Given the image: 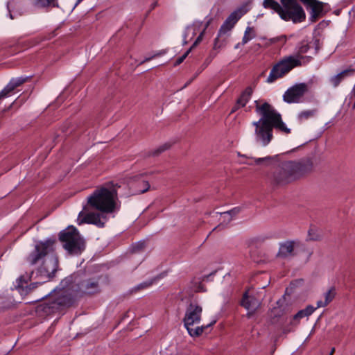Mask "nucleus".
<instances>
[{
  "mask_svg": "<svg viewBox=\"0 0 355 355\" xmlns=\"http://www.w3.org/2000/svg\"><path fill=\"white\" fill-rule=\"evenodd\" d=\"M253 93V89L251 87H247L241 93L239 98L237 99V104L241 105V107H245L250 97Z\"/></svg>",
  "mask_w": 355,
  "mask_h": 355,
  "instance_id": "nucleus-21",
  "label": "nucleus"
},
{
  "mask_svg": "<svg viewBox=\"0 0 355 355\" xmlns=\"http://www.w3.org/2000/svg\"><path fill=\"white\" fill-rule=\"evenodd\" d=\"M128 313H129V311H126V312L123 314V317H122L121 320H124V319H125V318L128 317Z\"/></svg>",
  "mask_w": 355,
  "mask_h": 355,
  "instance_id": "nucleus-46",
  "label": "nucleus"
},
{
  "mask_svg": "<svg viewBox=\"0 0 355 355\" xmlns=\"http://www.w3.org/2000/svg\"><path fill=\"white\" fill-rule=\"evenodd\" d=\"M172 144L169 142H166L159 147H157L156 149L153 150L148 153V156H153L156 157L159 155L163 152L168 150L171 147Z\"/></svg>",
  "mask_w": 355,
  "mask_h": 355,
  "instance_id": "nucleus-23",
  "label": "nucleus"
},
{
  "mask_svg": "<svg viewBox=\"0 0 355 355\" xmlns=\"http://www.w3.org/2000/svg\"><path fill=\"white\" fill-rule=\"evenodd\" d=\"M328 304L325 302V301L319 300L317 302V306L315 307L316 309L320 307H324L327 306Z\"/></svg>",
  "mask_w": 355,
  "mask_h": 355,
  "instance_id": "nucleus-39",
  "label": "nucleus"
},
{
  "mask_svg": "<svg viewBox=\"0 0 355 355\" xmlns=\"http://www.w3.org/2000/svg\"><path fill=\"white\" fill-rule=\"evenodd\" d=\"M210 58L208 57L206 60H205V62L207 63V64H208L209 63H210L211 61H209Z\"/></svg>",
  "mask_w": 355,
  "mask_h": 355,
  "instance_id": "nucleus-48",
  "label": "nucleus"
},
{
  "mask_svg": "<svg viewBox=\"0 0 355 355\" xmlns=\"http://www.w3.org/2000/svg\"><path fill=\"white\" fill-rule=\"evenodd\" d=\"M248 312L247 313L246 316L248 318H250L254 315V313L256 312V311H252V310H248Z\"/></svg>",
  "mask_w": 355,
  "mask_h": 355,
  "instance_id": "nucleus-41",
  "label": "nucleus"
},
{
  "mask_svg": "<svg viewBox=\"0 0 355 355\" xmlns=\"http://www.w3.org/2000/svg\"><path fill=\"white\" fill-rule=\"evenodd\" d=\"M31 78V76H26L12 78L3 89L0 92V99L8 96L10 93L13 92L17 87L27 82Z\"/></svg>",
  "mask_w": 355,
  "mask_h": 355,
  "instance_id": "nucleus-14",
  "label": "nucleus"
},
{
  "mask_svg": "<svg viewBox=\"0 0 355 355\" xmlns=\"http://www.w3.org/2000/svg\"><path fill=\"white\" fill-rule=\"evenodd\" d=\"M336 296V289L335 288L331 287L330 289L324 293V301L329 304L335 297Z\"/></svg>",
  "mask_w": 355,
  "mask_h": 355,
  "instance_id": "nucleus-30",
  "label": "nucleus"
},
{
  "mask_svg": "<svg viewBox=\"0 0 355 355\" xmlns=\"http://www.w3.org/2000/svg\"><path fill=\"white\" fill-rule=\"evenodd\" d=\"M239 212V208L236 207V208H234V209H231L230 211H225L223 214H229V215L232 216L236 215Z\"/></svg>",
  "mask_w": 355,
  "mask_h": 355,
  "instance_id": "nucleus-37",
  "label": "nucleus"
},
{
  "mask_svg": "<svg viewBox=\"0 0 355 355\" xmlns=\"http://www.w3.org/2000/svg\"><path fill=\"white\" fill-rule=\"evenodd\" d=\"M261 76H264V72H262Z\"/></svg>",
  "mask_w": 355,
  "mask_h": 355,
  "instance_id": "nucleus-54",
  "label": "nucleus"
},
{
  "mask_svg": "<svg viewBox=\"0 0 355 355\" xmlns=\"http://www.w3.org/2000/svg\"><path fill=\"white\" fill-rule=\"evenodd\" d=\"M299 1L311 8L310 20L312 22L316 21L328 12V10H325L328 3L318 0H280L281 4L275 0H263V6L276 12L282 19L297 24L306 19L305 12Z\"/></svg>",
  "mask_w": 355,
  "mask_h": 355,
  "instance_id": "nucleus-2",
  "label": "nucleus"
},
{
  "mask_svg": "<svg viewBox=\"0 0 355 355\" xmlns=\"http://www.w3.org/2000/svg\"><path fill=\"white\" fill-rule=\"evenodd\" d=\"M99 279L100 277H92L80 279L78 273H73L62 279L60 286H67L71 291L73 288V284H76L77 291L83 295H92L101 292Z\"/></svg>",
  "mask_w": 355,
  "mask_h": 355,
  "instance_id": "nucleus-9",
  "label": "nucleus"
},
{
  "mask_svg": "<svg viewBox=\"0 0 355 355\" xmlns=\"http://www.w3.org/2000/svg\"><path fill=\"white\" fill-rule=\"evenodd\" d=\"M314 44H315V49H316V51H318V49H319V47H318L319 40L318 39L315 40Z\"/></svg>",
  "mask_w": 355,
  "mask_h": 355,
  "instance_id": "nucleus-44",
  "label": "nucleus"
},
{
  "mask_svg": "<svg viewBox=\"0 0 355 355\" xmlns=\"http://www.w3.org/2000/svg\"><path fill=\"white\" fill-rule=\"evenodd\" d=\"M245 13V11L243 8H239L232 12L221 25L218 31V36H223L230 31Z\"/></svg>",
  "mask_w": 355,
  "mask_h": 355,
  "instance_id": "nucleus-12",
  "label": "nucleus"
},
{
  "mask_svg": "<svg viewBox=\"0 0 355 355\" xmlns=\"http://www.w3.org/2000/svg\"><path fill=\"white\" fill-rule=\"evenodd\" d=\"M216 56V53L211 51L209 55V61H211Z\"/></svg>",
  "mask_w": 355,
  "mask_h": 355,
  "instance_id": "nucleus-42",
  "label": "nucleus"
},
{
  "mask_svg": "<svg viewBox=\"0 0 355 355\" xmlns=\"http://www.w3.org/2000/svg\"><path fill=\"white\" fill-rule=\"evenodd\" d=\"M153 284V282L150 281V282H142L141 284H139L136 289L137 290H141V289H144V288H148L150 286H151Z\"/></svg>",
  "mask_w": 355,
  "mask_h": 355,
  "instance_id": "nucleus-35",
  "label": "nucleus"
},
{
  "mask_svg": "<svg viewBox=\"0 0 355 355\" xmlns=\"http://www.w3.org/2000/svg\"><path fill=\"white\" fill-rule=\"evenodd\" d=\"M221 37L222 36H218V35L217 37L215 38L213 47L214 50H218L226 45L227 39L224 38L220 40V37Z\"/></svg>",
  "mask_w": 355,
  "mask_h": 355,
  "instance_id": "nucleus-29",
  "label": "nucleus"
},
{
  "mask_svg": "<svg viewBox=\"0 0 355 355\" xmlns=\"http://www.w3.org/2000/svg\"><path fill=\"white\" fill-rule=\"evenodd\" d=\"M325 10H328V12L330 10V6L328 5V6L325 7Z\"/></svg>",
  "mask_w": 355,
  "mask_h": 355,
  "instance_id": "nucleus-52",
  "label": "nucleus"
},
{
  "mask_svg": "<svg viewBox=\"0 0 355 355\" xmlns=\"http://www.w3.org/2000/svg\"><path fill=\"white\" fill-rule=\"evenodd\" d=\"M318 113V109L316 107L310 110H305L299 112L297 118L300 123H302L310 119L314 118Z\"/></svg>",
  "mask_w": 355,
  "mask_h": 355,
  "instance_id": "nucleus-20",
  "label": "nucleus"
},
{
  "mask_svg": "<svg viewBox=\"0 0 355 355\" xmlns=\"http://www.w3.org/2000/svg\"><path fill=\"white\" fill-rule=\"evenodd\" d=\"M309 91L306 83H297L288 88L283 96V100L287 103H298Z\"/></svg>",
  "mask_w": 355,
  "mask_h": 355,
  "instance_id": "nucleus-11",
  "label": "nucleus"
},
{
  "mask_svg": "<svg viewBox=\"0 0 355 355\" xmlns=\"http://www.w3.org/2000/svg\"><path fill=\"white\" fill-rule=\"evenodd\" d=\"M216 322V320H214L210 323L205 325H202L200 327H196V328H193L191 327L189 328L187 331L190 336L193 338H197L200 336L204 331H205L209 327H212L215 323Z\"/></svg>",
  "mask_w": 355,
  "mask_h": 355,
  "instance_id": "nucleus-19",
  "label": "nucleus"
},
{
  "mask_svg": "<svg viewBox=\"0 0 355 355\" xmlns=\"http://www.w3.org/2000/svg\"><path fill=\"white\" fill-rule=\"evenodd\" d=\"M266 159H271V157H263V158H257L255 159L254 162L256 163V164H261L263 162V161L266 160Z\"/></svg>",
  "mask_w": 355,
  "mask_h": 355,
  "instance_id": "nucleus-38",
  "label": "nucleus"
},
{
  "mask_svg": "<svg viewBox=\"0 0 355 355\" xmlns=\"http://www.w3.org/2000/svg\"><path fill=\"white\" fill-rule=\"evenodd\" d=\"M240 107H242L241 105H240L239 104H237V102L236 103V104L234 105V106L232 107V110H231V113H234L235 112L236 110H238Z\"/></svg>",
  "mask_w": 355,
  "mask_h": 355,
  "instance_id": "nucleus-40",
  "label": "nucleus"
},
{
  "mask_svg": "<svg viewBox=\"0 0 355 355\" xmlns=\"http://www.w3.org/2000/svg\"><path fill=\"white\" fill-rule=\"evenodd\" d=\"M209 24H210V20H209V21L206 23V25H205V28H204V29H203V30H205V31H206V29H207V27L209 26Z\"/></svg>",
  "mask_w": 355,
  "mask_h": 355,
  "instance_id": "nucleus-47",
  "label": "nucleus"
},
{
  "mask_svg": "<svg viewBox=\"0 0 355 355\" xmlns=\"http://www.w3.org/2000/svg\"><path fill=\"white\" fill-rule=\"evenodd\" d=\"M310 49L311 46L307 40H304L299 42L297 46L295 56L289 55L285 57L275 64L267 78V82L268 83H273L277 79L282 78L288 73L293 68L309 63L312 60V57L304 56L303 54L307 53Z\"/></svg>",
  "mask_w": 355,
  "mask_h": 355,
  "instance_id": "nucleus-5",
  "label": "nucleus"
},
{
  "mask_svg": "<svg viewBox=\"0 0 355 355\" xmlns=\"http://www.w3.org/2000/svg\"><path fill=\"white\" fill-rule=\"evenodd\" d=\"M256 37V33L253 27L248 26L245 29L244 35L242 39V44L244 45L250 40Z\"/></svg>",
  "mask_w": 355,
  "mask_h": 355,
  "instance_id": "nucleus-24",
  "label": "nucleus"
},
{
  "mask_svg": "<svg viewBox=\"0 0 355 355\" xmlns=\"http://www.w3.org/2000/svg\"><path fill=\"white\" fill-rule=\"evenodd\" d=\"M202 308L197 302H190L187 305L182 322L187 330L195 324L200 323Z\"/></svg>",
  "mask_w": 355,
  "mask_h": 355,
  "instance_id": "nucleus-10",
  "label": "nucleus"
},
{
  "mask_svg": "<svg viewBox=\"0 0 355 355\" xmlns=\"http://www.w3.org/2000/svg\"><path fill=\"white\" fill-rule=\"evenodd\" d=\"M1 311V309H0V311Z\"/></svg>",
  "mask_w": 355,
  "mask_h": 355,
  "instance_id": "nucleus-56",
  "label": "nucleus"
},
{
  "mask_svg": "<svg viewBox=\"0 0 355 355\" xmlns=\"http://www.w3.org/2000/svg\"><path fill=\"white\" fill-rule=\"evenodd\" d=\"M334 350H335L334 348H333L331 349V351L330 352L329 355H332L334 354Z\"/></svg>",
  "mask_w": 355,
  "mask_h": 355,
  "instance_id": "nucleus-51",
  "label": "nucleus"
},
{
  "mask_svg": "<svg viewBox=\"0 0 355 355\" xmlns=\"http://www.w3.org/2000/svg\"><path fill=\"white\" fill-rule=\"evenodd\" d=\"M19 6V2L17 0H10L7 3V9L9 12V15L10 19H14V16L12 15V12H14Z\"/></svg>",
  "mask_w": 355,
  "mask_h": 355,
  "instance_id": "nucleus-26",
  "label": "nucleus"
},
{
  "mask_svg": "<svg viewBox=\"0 0 355 355\" xmlns=\"http://www.w3.org/2000/svg\"><path fill=\"white\" fill-rule=\"evenodd\" d=\"M55 31H53V32H51L50 33H48L46 35L42 36L40 38V41L49 40L51 38H53V37H55Z\"/></svg>",
  "mask_w": 355,
  "mask_h": 355,
  "instance_id": "nucleus-36",
  "label": "nucleus"
},
{
  "mask_svg": "<svg viewBox=\"0 0 355 355\" xmlns=\"http://www.w3.org/2000/svg\"><path fill=\"white\" fill-rule=\"evenodd\" d=\"M316 310L312 305H308L305 309L300 310L296 314L293 316L290 325L296 327L300 324V320L304 317H309Z\"/></svg>",
  "mask_w": 355,
  "mask_h": 355,
  "instance_id": "nucleus-16",
  "label": "nucleus"
},
{
  "mask_svg": "<svg viewBox=\"0 0 355 355\" xmlns=\"http://www.w3.org/2000/svg\"><path fill=\"white\" fill-rule=\"evenodd\" d=\"M117 191L112 182L97 187L87 198V205L101 213L112 214L119 210Z\"/></svg>",
  "mask_w": 355,
  "mask_h": 355,
  "instance_id": "nucleus-6",
  "label": "nucleus"
},
{
  "mask_svg": "<svg viewBox=\"0 0 355 355\" xmlns=\"http://www.w3.org/2000/svg\"><path fill=\"white\" fill-rule=\"evenodd\" d=\"M57 240L54 236L39 241L35 245L34 250L28 254L26 261L31 265L42 262L34 273L33 278L39 281L31 283L25 287L26 293L36 288L38 285L53 279L59 268V260L56 256L48 257L51 252L55 251Z\"/></svg>",
  "mask_w": 355,
  "mask_h": 355,
  "instance_id": "nucleus-1",
  "label": "nucleus"
},
{
  "mask_svg": "<svg viewBox=\"0 0 355 355\" xmlns=\"http://www.w3.org/2000/svg\"><path fill=\"white\" fill-rule=\"evenodd\" d=\"M355 73V69L349 67L343 71L338 73L337 75L333 76L330 79L331 83L334 87H338L344 78L350 76Z\"/></svg>",
  "mask_w": 355,
  "mask_h": 355,
  "instance_id": "nucleus-18",
  "label": "nucleus"
},
{
  "mask_svg": "<svg viewBox=\"0 0 355 355\" xmlns=\"http://www.w3.org/2000/svg\"><path fill=\"white\" fill-rule=\"evenodd\" d=\"M205 33V30H202V31L199 34L192 46L190 47L191 48V50L202 42Z\"/></svg>",
  "mask_w": 355,
  "mask_h": 355,
  "instance_id": "nucleus-34",
  "label": "nucleus"
},
{
  "mask_svg": "<svg viewBox=\"0 0 355 355\" xmlns=\"http://www.w3.org/2000/svg\"><path fill=\"white\" fill-rule=\"evenodd\" d=\"M196 35V33L195 31L193 32V35Z\"/></svg>",
  "mask_w": 355,
  "mask_h": 355,
  "instance_id": "nucleus-55",
  "label": "nucleus"
},
{
  "mask_svg": "<svg viewBox=\"0 0 355 355\" xmlns=\"http://www.w3.org/2000/svg\"><path fill=\"white\" fill-rule=\"evenodd\" d=\"M55 288L46 297L49 296L47 300L37 307V312L50 315L73 306L76 302V296L70 291L67 286H61ZM44 298V297L41 299Z\"/></svg>",
  "mask_w": 355,
  "mask_h": 355,
  "instance_id": "nucleus-7",
  "label": "nucleus"
},
{
  "mask_svg": "<svg viewBox=\"0 0 355 355\" xmlns=\"http://www.w3.org/2000/svg\"><path fill=\"white\" fill-rule=\"evenodd\" d=\"M291 331V329H289L288 327H285L283 330V332L284 334H288V332H290Z\"/></svg>",
  "mask_w": 355,
  "mask_h": 355,
  "instance_id": "nucleus-45",
  "label": "nucleus"
},
{
  "mask_svg": "<svg viewBox=\"0 0 355 355\" xmlns=\"http://www.w3.org/2000/svg\"><path fill=\"white\" fill-rule=\"evenodd\" d=\"M294 245L295 241H287L284 243H280L277 256L284 259L288 257L294 256Z\"/></svg>",
  "mask_w": 355,
  "mask_h": 355,
  "instance_id": "nucleus-17",
  "label": "nucleus"
},
{
  "mask_svg": "<svg viewBox=\"0 0 355 355\" xmlns=\"http://www.w3.org/2000/svg\"><path fill=\"white\" fill-rule=\"evenodd\" d=\"M320 239V235L318 234L317 229L314 227H310L308 231L307 241H318Z\"/></svg>",
  "mask_w": 355,
  "mask_h": 355,
  "instance_id": "nucleus-28",
  "label": "nucleus"
},
{
  "mask_svg": "<svg viewBox=\"0 0 355 355\" xmlns=\"http://www.w3.org/2000/svg\"><path fill=\"white\" fill-rule=\"evenodd\" d=\"M313 168V162L310 157L283 162L269 177L270 183L275 187H284L311 173Z\"/></svg>",
  "mask_w": 355,
  "mask_h": 355,
  "instance_id": "nucleus-4",
  "label": "nucleus"
},
{
  "mask_svg": "<svg viewBox=\"0 0 355 355\" xmlns=\"http://www.w3.org/2000/svg\"><path fill=\"white\" fill-rule=\"evenodd\" d=\"M256 111L261 119L252 123L255 126V136L257 141H260L263 146H267L273 138V129L285 133H291V129L287 128L283 122L282 115L268 102L259 105V101H255Z\"/></svg>",
  "mask_w": 355,
  "mask_h": 355,
  "instance_id": "nucleus-3",
  "label": "nucleus"
},
{
  "mask_svg": "<svg viewBox=\"0 0 355 355\" xmlns=\"http://www.w3.org/2000/svg\"><path fill=\"white\" fill-rule=\"evenodd\" d=\"M168 351V349H165L161 352L160 355H173V354H169Z\"/></svg>",
  "mask_w": 355,
  "mask_h": 355,
  "instance_id": "nucleus-43",
  "label": "nucleus"
},
{
  "mask_svg": "<svg viewBox=\"0 0 355 355\" xmlns=\"http://www.w3.org/2000/svg\"><path fill=\"white\" fill-rule=\"evenodd\" d=\"M34 273H35V272L32 271L31 272V275L27 277V279H26L24 275L20 276L18 279V287L23 288L24 284H26L28 280L31 279L33 277Z\"/></svg>",
  "mask_w": 355,
  "mask_h": 355,
  "instance_id": "nucleus-31",
  "label": "nucleus"
},
{
  "mask_svg": "<svg viewBox=\"0 0 355 355\" xmlns=\"http://www.w3.org/2000/svg\"><path fill=\"white\" fill-rule=\"evenodd\" d=\"M220 225H218V226L216 227L213 230V231H214V230H216V229H218V228H220Z\"/></svg>",
  "mask_w": 355,
  "mask_h": 355,
  "instance_id": "nucleus-53",
  "label": "nucleus"
},
{
  "mask_svg": "<svg viewBox=\"0 0 355 355\" xmlns=\"http://www.w3.org/2000/svg\"><path fill=\"white\" fill-rule=\"evenodd\" d=\"M186 37H187V35L185 34V35H184V44H187V41H186Z\"/></svg>",
  "mask_w": 355,
  "mask_h": 355,
  "instance_id": "nucleus-50",
  "label": "nucleus"
},
{
  "mask_svg": "<svg viewBox=\"0 0 355 355\" xmlns=\"http://www.w3.org/2000/svg\"><path fill=\"white\" fill-rule=\"evenodd\" d=\"M261 302L254 295H249L248 292L244 293L241 305L247 310L257 311L260 306Z\"/></svg>",
  "mask_w": 355,
  "mask_h": 355,
  "instance_id": "nucleus-15",
  "label": "nucleus"
},
{
  "mask_svg": "<svg viewBox=\"0 0 355 355\" xmlns=\"http://www.w3.org/2000/svg\"><path fill=\"white\" fill-rule=\"evenodd\" d=\"M137 187L138 188L137 192L138 193H144L149 190L150 184L148 181L141 180L138 182L136 184Z\"/></svg>",
  "mask_w": 355,
  "mask_h": 355,
  "instance_id": "nucleus-27",
  "label": "nucleus"
},
{
  "mask_svg": "<svg viewBox=\"0 0 355 355\" xmlns=\"http://www.w3.org/2000/svg\"><path fill=\"white\" fill-rule=\"evenodd\" d=\"M146 243L145 241H139L135 243H133L131 246V252L132 253H139L146 249Z\"/></svg>",
  "mask_w": 355,
  "mask_h": 355,
  "instance_id": "nucleus-25",
  "label": "nucleus"
},
{
  "mask_svg": "<svg viewBox=\"0 0 355 355\" xmlns=\"http://www.w3.org/2000/svg\"><path fill=\"white\" fill-rule=\"evenodd\" d=\"M167 52V50L166 49H163V50H161L158 52H157L156 53H155L153 55L150 56V57H148V58H146L143 61H141L140 62V64H144V62H148L150 60H151L152 59L155 58H157V57H159L161 55H164L165 53H166Z\"/></svg>",
  "mask_w": 355,
  "mask_h": 355,
  "instance_id": "nucleus-32",
  "label": "nucleus"
},
{
  "mask_svg": "<svg viewBox=\"0 0 355 355\" xmlns=\"http://www.w3.org/2000/svg\"><path fill=\"white\" fill-rule=\"evenodd\" d=\"M34 5L38 8H58V0H34Z\"/></svg>",
  "mask_w": 355,
  "mask_h": 355,
  "instance_id": "nucleus-22",
  "label": "nucleus"
},
{
  "mask_svg": "<svg viewBox=\"0 0 355 355\" xmlns=\"http://www.w3.org/2000/svg\"><path fill=\"white\" fill-rule=\"evenodd\" d=\"M340 10H335L334 11V13L336 15H338L340 14Z\"/></svg>",
  "mask_w": 355,
  "mask_h": 355,
  "instance_id": "nucleus-49",
  "label": "nucleus"
},
{
  "mask_svg": "<svg viewBox=\"0 0 355 355\" xmlns=\"http://www.w3.org/2000/svg\"><path fill=\"white\" fill-rule=\"evenodd\" d=\"M78 225L83 223L93 224L98 227H103L105 222H103L101 219V215L99 213H88L83 216V211L78 214Z\"/></svg>",
  "mask_w": 355,
  "mask_h": 355,
  "instance_id": "nucleus-13",
  "label": "nucleus"
},
{
  "mask_svg": "<svg viewBox=\"0 0 355 355\" xmlns=\"http://www.w3.org/2000/svg\"><path fill=\"white\" fill-rule=\"evenodd\" d=\"M58 237L69 256H79L85 250L86 241L78 229L73 225H69L60 231Z\"/></svg>",
  "mask_w": 355,
  "mask_h": 355,
  "instance_id": "nucleus-8",
  "label": "nucleus"
},
{
  "mask_svg": "<svg viewBox=\"0 0 355 355\" xmlns=\"http://www.w3.org/2000/svg\"><path fill=\"white\" fill-rule=\"evenodd\" d=\"M191 51V48H189L182 56H180L176 60V61L174 63V66H178L180 64L186 59V58L188 56Z\"/></svg>",
  "mask_w": 355,
  "mask_h": 355,
  "instance_id": "nucleus-33",
  "label": "nucleus"
}]
</instances>
